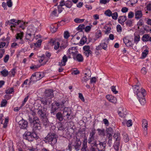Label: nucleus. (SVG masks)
Instances as JSON below:
<instances>
[{
    "instance_id": "nucleus-1",
    "label": "nucleus",
    "mask_w": 151,
    "mask_h": 151,
    "mask_svg": "<svg viewBox=\"0 0 151 151\" xmlns=\"http://www.w3.org/2000/svg\"><path fill=\"white\" fill-rule=\"evenodd\" d=\"M29 121L30 123H33V130L34 131H39L41 129L40 124L39 118L37 116H35L32 119L29 117Z\"/></svg>"
},
{
    "instance_id": "nucleus-2",
    "label": "nucleus",
    "mask_w": 151,
    "mask_h": 151,
    "mask_svg": "<svg viewBox=\"0 0 151 151\" xmlns=\"http://www.w3.org/2000/svg\"><path fill=\"white\" fill-rule=\"evenodd\" d=\"M99 144L92 145L89 151H104L105 150L106 144L105 142H101L99 141Z\"/></svg>"
},
{
    "instance_id": "nucleus-3",
    "label": "nucleus",
    "mask_w": 151,
    "mask_h": 151,
    "mask_svg": "<svg viewBox=\"0 0 151 151\" xmlns=\"http://www.w3.org/2000/svg\"><path fill=\"white\" fill-rule=\"evenodd\" d=\"M57 135L54 133H49L46 137L45 139L47 142H50L52 145H54L57 142Z\"/></svg>"
},
{
    "instance_id": "nucleus-4",
    "label": "nucleus",
    "mask_w": 151,
    "mask_h": 151,
    "mask_svg": "<svg viewBox=\"0 0 151 151\" xmlns=\"http://www.w3.org/2000/svg\"><path fill=\"white\" fill-rule=\"evenodd\" d=\"M23 137L24 139L27 140L29 141H32L34 139H37V135L34 133H31L29 132H26L23 135Z\"/></svg>"
},
{
    "instance_id": "nucleus-5",
    "label": "nucleus",
    "mask_w": 151,
    "mask_h": 151,
    "mask_svg": "<svg viewBox=\"0 0 151 151\" xmlns=\"http://www.w3.org/2000/svg\"><path fill=\"white\" fill-rule=\"evenodd\" d=\"M135 18L137 20H139V21L137 22V26L139 29H141V27H142V22L141 21L142 11L138 10L135 11Z\"/></svg>"
},
{
    "instance_id": "nucleus-6",
    "label": "nucleus",
    "mask_w": 151,
    "mask_h": 151,
    "mask_svg": "<svg viewBox=\"0 0 151 151\" xmlns=\"http://www.w3.org/2000/svg\"><path fill=\"white\" fill-rule=\"evenodd\" d=\"M68 60V58L65 55H64L63 57L62 60L61 61V62L59 63L58 65L60 66L58 69V72H61L63 70V68L62 67V66H65L66 64V63Z\"/></svg>"
},
{
    "instance_id": "nucleus-7",
    "label": "nucleus",
    "mask_w": 151,
    "mask_h": 151,
    "mask_svg": "<svg viewBox=\"0 0 151 151\" xmlns=\"http://www.w3.org/2000/svg\"><path fill=\"white\" fill-rule=\"evenodd\" d=\"M133 89L134 91L136 92L137 98L139 101L140 103L141 98L142 96V88L139 89V86L138 85H135L133 86Z\"/></svg>"
},
{
    "instance_id": "nucleus-8",
    "label": "nucleus",
    "mask_w": 151,
    "mask_h": 151,
    "mask_svg": "<svg viewBox=\"0 0 151 151\" xmlns=\"http://www.w3.org/2000/svg\"><path fill=\"white\" fill-rule=\"evenodd\" d=\"M42 108L41 106H39L37 113L41 117L44 118L46 116V109L45 107Z\"/></svg>"
},
{
    "instance_id": "nucleus-9",
    "label": "nucleus",
    "mask_w": 151,
    "mask_h": 151,
    "mask_svg": "<svg viewBox=\"0 0 151 151\" xmlns=\"http://www.w3.org/2000/svg\"><path fill=\"white\" fill-rule=\"evenodd\" d=\"M148 122L145 119H143L142 120V127L143 129V134L145 136H146L147 134Z\"/></svg>"
},
{
    "instance_id": "nucleus-10",
    "label": "nucleus",
    "mask_w": 151,
    "mask_h": 151,
    "mask_svg": "<svg viewBox=\"0 0 151 151\" xmlns=\"http://www.w3.org/2000/svg\"><path fill=\"white\" fill-rule=\"evenodd\" d=\"M83 49L84 54L87 57H88L91 54L92 52L90 50V47L89 46H84L83 47Z\"/></svg>"
},
{
    "instance_id": "nucleus-11",
    "label": "nucleus",
    "mask_w": 151,
    "mask_h": 151,
    "mask_svg": "<svg viewBox=\"0 0 151 151\" xmlns=\"http://www.w3.org/2000/svg\"><path fill=\"white\" fill-rule=\"evenodd\" d=\"M69 52L70 54H72L73 56V58L76 59V55L77 54L78 50L76 47H73L69 48Z\"/></svg>"
},
{
    "instance_id": "nucleus-12",
    "label": "nucleus",
    "mask_w": 151,
    "mask_h": 151,
    "mask_svg": "<svg viewBox=\"0 0 151 151\" xmlns=\"http://www.w3.org/2000/svg\"><path fill=\"white\" fill-rule=\"evenodd\" d=\"M18 123L19 127L21 129H24L27 127V122L23 119L19 121Z\"/></svg>"
},
{
    "instance_id": "nucleus-13",
    "label": "nucleus",
    "mask_w": 151,
    "mask_h": 151,
    "mask_svg": "<svg viewBox=\"0 0 151 151\" xmlns=\"http://www.w3.org/2000/svg\"><path fill=\"white\" fill-rule=\"evenodd\" d=\"M149 48L146 45L142 47V59L145 58L148 54Z\"/></svg>"
},
{
    "instance_id": "nucleus-14",
    "label": "nucleus",
    "mask_w": 151,
    "mask_h": 151,
    "mask_svg": "<svg viewBox=\"0 0 151 151\" xmlns=\"http://www.w3.org/2000/svg\"><path fill=\"white\" fill-rule=\"evenodd\" d=\"M45 95V97L46 98H50L51 99V98L53 96L52 90L51 89L46 90Z\"/></svg>"
},
{
    "instance_id": "nucleus-15",
    "label": "nucleus",
    "mask_w": 151,
    "mask_h": 151,
    "mask_svg": "<svg viewBox=\"0 0 151 151\" xmlns=\"http://www.w3.org/2000/svg\"><path fill=\"white\" fill-rule=\"evenodd\" d=\"M106 98L110 102L115 104L117 101L116 98L111 95H109L106 96Z\"/></svg>"
},
{
    "instance_id": "nucleus-16",
    "label": "nucleus",
    "mask_w": 151,
    "mask_h": 151,
    "mask_svg": "<svg viewBox=\"0 0 151 151\" xmlns=\"http://www.w3.org/2000/svg\"><path fill=\"white\" fill-rule=\"evenodd\" d=\"M36 30V27H34L32 25H30L28 26L27 32L35 35Z\"/></svg>"
},
{
    "instance_id": "nucleus-17",
    "label": "nucleus",
    "mask_w": 151,
    "mask_h": 151,
    "mask_svg": "<svg viewBox=\"0 0 151 151\" xmlns=\"http://www.w3.org/2000/svg\"><path fill=\"white\" fill-rule=\"evenodd\" d=\"M87 142V138H84L82 146L81 151H88L87 150L88 149Z\"/></svg>"
},
{
    "instance_id": "nucleus-18",
    "label": "nucleus",
    "mask_w": 151,
    "mask_h": 151,
    "mask_svg": "<svg viewBox=\"0 0 151 151\" xmlns=\"http://www.w3.org/2000/svg\"><path fill=\"white\" fill-rule=\"evenodd\" d=\"M88 142L91 145H97L99 144V141H97L95 139V138L89 137L88 139Z\"/></svg>"
},
{
    "instance_id": "nucleus-19",
    "label": "nucleus",
    "mask_w": 151,
    "mask_h": 151,
    "mask_svg": "<svg viewBox=\"0 0 151 151\" xmlns=\"http://www.w3.org/2000/svg\"><path fill=\"white\" fill-rule=\"evenodd\" d=\"M51 100V99L50 98H47L45 97L42 98L40 100L41 103L44 105H47L48 103L50 104Z\"/></svg>"
},
{
    "instance_id": "nucleus-20",
    "label": "nucleus",
    "mask_w": 151,
    "mask_h": 151,
    "mask_svg": "<svg viewBox=\"0 0 151 151\" xmlns=\"http://www.w3.org/2000/svg\"><path fill=\"white\" fill-rule=\"evenodd\" d=\"M35 35V34L27 32L26 35V39L30 41H32L33 39V37H34Z\"/></svg>"
},
{
    "instance_id": "nucleus-21",
    "label": "nucleus",
    "mask_w": 151,
    "mask_h": 151,
    "mask_svg": "<svg viewBox=\"0 0 151 151\" xmlns=\"http://www.w3.org/2000/svg\"><path fill=\"white\" fill-rule=\"evenodd\" d=\"M142 40L144 42L150 41L151 42V37L149 34H145L142 37Z\"/></svg>"
},
{
    "instance_id": "nucleus-22",
    "label": "nucleus",
    "mask_w": 151,
    "mask_h": 151,
    "mask_svg": "<svg viewBox=\"0 0 151 151\" xmlns=\"http://www.w3.org/2000/svg\"><path fill=\"white\" fill-rule=\"evenodd\" d=\"M146 95V91L145 89H142V105H145L146 103L145 96Z\"/></svg>"
},
{
    "instance_id": "nucleus-23",
    "label": "nucleus",
    "mask_w": 151,
    "mask_h": 151,
    "mask_svg": "<svg viewBox=\"0 0 151 151\" xmlns=\"http://www.w3.org/2000/svg\"><path fill=\"white\" fill-rule=\"evenodd\" d=\"M67 109L66 108H64L62 115L63 117H65L66 116H67V119L68 120H69L71 118L70 117V113H69V112L67 111Z\"/></svg>"
},
{
    "instance_id": "nucleus-24",
    "label": "nucleus",
    "mask_w": 151,
    "mask_h": 151,
    "mask_svg": "<svg viewBox=\"0 0 151 151\" xmlns=\"http://www.w3.org/2000/svg\"><path fill=\"white\" fill-rule=\"evenodd\" d=\"M127 20V17L126 16H123L119 17L118 19V21L119 23L122 25L124 24V22Z\"/></svg>"
},
{
    "instance_id": "nucleus-25",
    "label": "nucleus",
    "mask_w": 151,
    "mask_h": 151,
    "mask_svg": "<svg viewBox=\"0 0 151 151\" xmlns=\"http://www.w3.org/2000/svg\"><path fill=\"white\" fill-rule=\"evenodd\" d=\"M35 76L39 80L43 78L45 75L42 72H37L35 73Z\"/></svg>"
},
{
    "instance_id": "nucleus-26",
    "label": "nucleus",
    "mask_w": 151,
    "mask_h": 151,
    "mask_svg": "<svg viewBox=\"0 0 151 151\" xmlns=\"http://www.w3.org/2000/svg\"><path fill=\"white\" fill-rule=\"evenodd\" d=\"M124 43L127 47H130L132 46V43L131 41L127 37H124L123 39Z\"/></svg>"
},
{
    "instance_id": "nucleus-27",
    "label": "nucleus",
    "mask_w": 151,
    "mask_h": 151,
    "mask_svg": "<svg viewBox=\"0 0 151 151\" xmlns=\"http://www.w3.org/2000/svg\"><path fill=\"white\" fill-rule=\"evenodd\" d=\"M50 42L54 45V48L55 50H57L59 48L60 44L58 42L52 40Z\"/></svg>"
},
{
    "instance_id": "nucleus-28",
    "label": "nucleus",
    "mask_w": 151,
    "mask_h": 151,
    "mask_svg": "<svg viewBox=\"0 0 151 151\" xmlns=\"http://www.w3.org/2000/svg\"><path fill=\"white\" fill-rule=\"evenodd\" d=\"M24 33L23 32H20V33H17L16 38L17 39H20L21 41V42L20 43L21 44H23L24 42L22 40V38L23 36Z\"/></svg>"
},
{
    "instance_id": "nucleus-29",
    "label": "nucleus",
    "mask_w": 151,
    "mask_h": 151,
    "mask_svg": "<svg viewBox=\"0 0 151 151\" xmlns=\"http://www.w3.org/2000/svg\"><path fill=\"white\" fill-rule=\"evenodd\" d=\"M30 81L28 83L29 84H30L31 82H32L33 83H34L37 81L39 80L37 79V78L35 76V74L34 73L33 74L31 78H30Z\"/></svg>"
},
{
    "instance_id": "nucleus-30",
    "label": "nucleus",
    "mask_w": 151,
    "mask_h": 151,
    "mask_svg": "<svg viewBox=\"0 0 151 151\" xmlns=\"http://www.w3.org/2000/svg\"><path fill=\"white\" fill-rule=\"evenodd\" d=\"M57 119L60 121H61L63 120V115L60 112H58L57 113L56 115Z\"/></svg>"
},
{
    "instance_id": "nucleus-31",
    "label": "nucleus",
    "mask_w": 151,
    "mask_h": 151,
    "mask_svg": "<svg viewBox=\"0 0 151 151\" xmlns=\"http://www.w3.org/2000/svg\"><path fill=\"white\" fill-rule=\"evenodd\" d=\"M114 138L115 139V141L117 143V146L119 145V135L118 133H115L114 134L113 136Z\"/></svg>"
},
{
    "instance_id": "nucleus-32",
    "label": "nucleus",
    "mask_w": 151,
    "mask_h": 151,
    "mask_svg": "<svg viewBox=\"0 0 151 151\" xmlns=\"http://www.w3.org/2000/svg\"><path fill=\"white\" fill-rule=\"evenodd\" d=\"M76 58L77 60L79 62H82L83 60V56L80 54H77L76 55Z\"/></svg>"
},
{
    "instance_id": "nucleus-33",
    "label": "nucleus",
    "mask_w": 151,
    "mask_h": 151,
    "mask_svg": "<svg viewBox=\"0 0 151 151\" xmlns=\"http://www.w3.org/2000/svg\"><path fill=\"white\" fill-rule=\"evenodd\" d=\"M81 145V142H75L74 146L75 147V150L76 151H78L79 150Z\"/></svg>"
},
{
    "instance_id": "nucleus-34",
    "label": "nucleus",
    "mask_w": 151,
    "mask_h": 151,
    "mask_svg": "<svg viewBox=\"0 0 151 151\" xmlns=\"http://www.w3.org/2000/svg\"><path fill=\"white\" fill-rule=\"evenodd\" d=\"M57 25L56 24L52 25L50 27V30L52 32H55L56 31L57 29Z\"/></svg>"
},
{
    "instance_id": "nucleus-35",
    "label": "nucleus",
    "mask_w": 151,
    "mask_h": 151,
    "mask_svg": "<svg viewBox=\"0 0 151 151\" xmlns=\"http://www.w3.org/2000/svg\"><path fill=\"white\" fill-rule=\"evenodd\" d=\"M98 131V133L99 135L104 136L105 135V130L104 129H97Z\"/></svg>"
},
{
    "instance_id": "nucleus-36",
    "label": "nucleus",
    "mask_w": 151,
    "mask_h": 151,
    "mask_svg": "<svg viewBox=\"0 0 151 151\" xmlns=\"http://www.w3.org/2000/svg\"><path fill=\"white\" fill-rule=\"evenodd\" d=\"M118 114L121 117H124L127 114V112H126L125 109H123L122 110V112L121 111H119Z\"/></svg>"
},
{
    "instance_id": "nucleus-37",
    "label": "nucleus",
    "mask_w": 151,
    "mask_h": 151,
    "mask_svg": "<svg viewBox=\"0 0 151 151\" xmlns=\"http://www.w3.org/2000/svg\"><path fill=\"white\" fill-rule=\"evenodd\" d=\"M72 3L71 1L68 0L65 2V6L67 8H70L72 5Z\"/></svg>"
},
{
    "instance_id": "nucleus-38",
    "label": "nucleus",
    "mask_w": 151,
    "mask_h": 151,
    "mask_svg": "<svg viewBox=\"0 0 151 151\" xmlns=\"http://www.w3.org/2000/svg\"><path fill=\"white\" fill-rule=\"evenodd\" d=\"M85 25L83 24H81L79 25L78 27L76 28L77 31L82 32L84 29Z\"/></svg>"
},
{
    "instance_id": "nucleus-39",
    "label": "nucleus",
    "mask_w": 151,
    "mask_h": 151,
    "mask_svg": "<svg viewBox=\"0 0 151 151\" xmlns=\"http://www.w3.org/2000/svg\"><path fill=\"white\" fill-rule=\"evenodd\" d=\"M87 38L85 36H83L82 38L81 39L80 41V44H81L83 45L86 43L87 41Z\"/></svg>"
},
{
    "instance_id": "nucleus-40",
    "label": "nucleus",
    "mask_w": 151,
    "mask_h": 151,
    "mask_svg": "<svg viewBox=\"0 0 151 151\" xmlns=\"http://www.w3.org/2000/svg\"><path fill=\"white\" fill-rule=\"evenodd\" d=\"M96 134V130L95 129L91 130L90 132L89 137L95 138V135Z\"/></svg>"
},
{
    "instance_id": "nucleus-41",
    "label": "nucleus",
    "mask_w": 151,
    "mask_h": 151,
    "mask_svg": "<svg viewBox=\"0 0 151 151\" xmlns=\"http://www.w3.org/2000/svg\"><path fill=\"white\" fill-rule=\"evenodd\" d=\"M112 12L109 9L106 10L104 12V14L106 16L110 17L112 15Z\"/></svg>"
},
{
    "instance_id": "nucleus-42",
    "label": "nucleus",
    "mask_w": 151,
    "mask_h": 151,
    "mask_svg": "<svg viewBox=\"0 0 151 151\" xmlns=\"http://www.w3.org/2000/svg\"><path fill=\"white\" fill-rule=\"evenodd\" d=\"M85 19H80L77 18L74 19V21L77 23H79L83 22Z\"/></svg>"
},
{
    "instance_id": "nucleus-43",
    "label": "nucleus",
    "mask_w": 151,
    "mask_h": 151,
    "mask_svg": "<svg viewBox=\"0 0 151 151\" xmlns=\"http://www.w3.org/2000/svg\"><path fill=\"white\" fill-rule=\"evenodd\" d=\"M104 29H106V30L105 31L106 34H108L110 33L111 30V27H110L105 26L104 27Z\"/></svg>"
},
{
    "instance_id": "nucleus-44",
    "label": "nucleus",
    "mask_w": 151,
    "mask_h": 151,
    "mask_svg": "<svg viewBox=\"0 0 151 151\" xmlns=\"http://www.w3.org/2000/svg\"><path fill=\"white\" fill-rule=\"evenodd\" d=\"M113 19L116 20L118 17V13L115 12L113 13H112V15L111 16Z\"/></svg>"
},
{
    "instance_id": "nucleus-45",
    "label": "nucleus",
    "mask_w": 151,
    "mask_h": 151,
    "mask_svg": "<svg viewBox=\"0 0 151 151\" xmlns=\"http://www.w3.org/2000/svg\"><path fill=\"white\" fill-rule=\"evenodd\" d=\"M86 76L83 78L82 81L83 82H86L90 78V76H87V73H85Z\"/></svg>"
},
{
    "instance_id": "nucleus-46",
    "label": "nucleus",
    "mask_w": 151,
    "mask_h": 151,
    "mask_svg": "<svg viewBox=\"0 0 151 151\" xmlns=\"http://www.w3.org/2000/svg\"><path fill=\"white\" fill-rule=\"evenodd\" d=\"M1 74L4 77L7 76L8 75V71L4 69L1 72Z\"/></svg>"
},
{
    "instance_id": "nucleus-47",
    "label": "nucleus",
    "mask_w": 151,
    "mask_h": 151,
    "mask_svg": "<svg viewBox=\"0 0 151 151\" xmlns=\"http://www.w3.org/2000/svg\"><path fill=\"white\" fill-rule=\"evenodd\" d=\"M20 22V20H18V22H14L13 23V24H12V25H11L10 26V27L11 29L13 30L12 27H15L17 25H18Z\"/></svg>"
},
{
    "instance_id": "nucleus-48",
    "label": "nucleus",
    "mask_w": 151,
    "mask_h": 151,
    "mask_svg": "<svg viewBox=\"0 0 151 151\" xmlns=\"http://www.w3.org/2000/svg\"><path fill=\"white\" fill-rule=\"evenodd\" d=\"M106 134H113V130L112 129L111 127H109L107 128L106 129Z\"/></svg>"
},
{
    "instance_id": "nucleus-49",
    "label": "nucleus",
    "mask_w": 151,
    "mask_h": 151,
    "mask_svg": "<svg viewBox=\"0 0 151 151\" xmlns=\"http://www.w3.org/2000/svg\"><path fill=\"white\" fill-rule=\"evenodd\" d=\"M17 22H18V20L17 21L14 19H13L7 21V23L8 25H10L11 24H13V23Z\"/></svg>"
},
{
    "instance_id": "nucleus-50",
    "label": "nucleus",
    "mask_w": 151,
    "mask_h": 151,
    "mask_svg": "<svg viewBox=\"0 0 151 151\" xmlns=\"http://www.w3.org/2000/svg\"><path fill=\"white\" fill-rule=\"evenodd\" d=\"M111 89L113 93L116 94L118 93V91H116V86H113L111 87Z\"/></svg>"
},
{
    "instance_id": "nucleus-51",
    "label": "nucleus",
    "mask_w": 151,
    "mask_h": 151,
    "mask_svg": "<svg viewBox=\"0 0 151 151\" xmlns=\"http://www.w3.org/2000/svg\"><path fill=\"white\" fill-rule=\"evenodd\" d=\"M7 103V101L5 99H3L2 101L1 104V107L5 106H6Z\"/></svg>"
},
{
    "instance_id": "nucleus-52",
    "label": "nucleus",
    "mask_w": 151,
    "mask_h": 151,
    "mask_svg": "<svg viewBox=\"0 0 151 151\" xmlns=\"http://www.w3.org/2000/svg\"><path fill=\"white\" fill-rule=\"evenodd\" d=\"M102 48L105 50H106L107 47V45L104 42L100 44Z\"/></svg>"
},
{
    "instance_id": "nucleus-53",
    "label": "nucleus",
    "mask_w": 151,
    "mask_h": 151,
    "mask_svg": "<svg viewBox=\"0 0 151 151\" xmlns=\"http://www.w3.org/2000/svg\"><path fill=\"white\" fill-rule=\"evenodd\" d=\"M14 91V89L13 88H11L6 90V94H10Z\"/></svg>"
},
{
    "instance_id": "nucleus-54",
    "label": "nucleus",
    "mask_w": 151,
    "mask_h": 151,
    "mask_svg": "<svg viewBox=\"0 0 151 151\" xmlns=\"http://www.w3.org/2000/svg\"><path fill=\"white\" fill-rule=\"evenodd\" d=\"M140 39V37L138 35H134V41L135 42H137Z\"/></svg>"
},
{
    "instance_id": "nucleus-55",
    "label": "nucleus",
    "mask_w": 151,
    "mask_h": 151,
    "mask_svg": "<svg viewBox=\"0 0 151 151\" xmlns=\"http://www.w3.org/2000/svg\"><path fill=\"white\" fill-rule=\"evenodd\" d=\"M134 16V13L133 12L131 11L129 12L128 14V18L129 19L132 18Z\"/></svg>"
},
{
    "instance_id": "nucleus-56",
    "label": "nucleus",
    "mask_w": 151,
    "mask_h": 151,
    "mask_svg": "<svg viewBox=\"0 0 151 151\" xmlns=\"http://www.w3.org/2000/svg\"><path fill=\"white\" fill-rule=\"evenodd\" d=\"M124 139L125 142H127L129 140L128 135L126 134L124 135Z\"/></svg>"
},
{
    "instance_id": "nucleus-57",
    "label": "nucleus",
    "mask_w": 151,
    "mask_h": 151,
    "mask_svg": "<svg viewBox=\"0 0 151 151\" xmlns=\"http://www.w3.org/2000/svg\"><path fill=\"white\" fill-rule=\"evenodd\" d=\"M70 36L69 33L68 31H65L64 33V37L65 39H68Z\"/></svg>"
},
{
    "instance_id": "nucleus-58",
    "label": "nucleus",
    "mask_w": 151,
    "mask_h": 151,
    "mask_svg": "<svg viewBox=\"0 0 151 151\" xmlns=\"http://www.w3.org/2000/svg\"><path fill=\"white\" fill-rule=\"evenodd\" d=\"M132 23V21L131 19H128L125 22L126 24L129 26H131Z\"/></svg>"
},
{
    "instance_id": "nucleus-59",
    "label": "nucleus",
    "mask_w": 151,
    "mask_h": 151,
    "mask_svg": "<svg viewBox=\"0 0 151 151\" xmlns=\"http://www.w3.org/2000/svg\"><path fill=\"white\" fill-rule=\"evenodd\" d=\"M126 125L128 127H130L132 125V120L131 119L127 121Z\"/></svg>"
},
{
    "instance_id": "nucleus-60",
    "label": "nucleus",
    "mask_w": 151,
    "mask_h": 151,
    "mask_svg": "<svg viewBox=\"0 0 151 151\" xmlns=\"http://www.w3.org/2000/svg\"><path fill=\"white\" fill-rule=\"evenodd\" d=\"M92 26V25L91 26H87L86 27H84V29H85V32H89L91 29V27Z\"/></svg>"
},
{
    "instance_id": "nucleus-61",
    "label": "nucleus",
    "mask_w": 151,
    "mask_h": 151,
    "mask_svg": "<svg viewBox=\"0 0 151 151\" xmlns=\"http://www.w3.org/2000/svg\"><path fill=\"white\" fill-rule=\"evenodd\" d=\"M5 53V50L4 49H0V59H1L3 57Z\"/></svg>"
},
{
    "instance_id": "nucleus-62",
    "label": "nucleus",
    "mask_w": 151,
    "mask_h": 151,
    "mask_svg": "<svg viewBox=\"0 0 151 151\" xmlns=\"http://www.w3.org/2000/svg\"><path fill=\"white\" fill-rule=\"evenodd\" d=\"M110 0H100V3L104 4H106L110 1Z\"/></svg>"
},
{
    "instance_id": "nucleus-63",
    "label": "nucleus",
    "mask_w": 151,
    "mask_h": 151,
    "mask_svg": "<svg viewBox=\"0 0 151 151\" xmlns=\"http://www.w3.org/2000/svg\"><path fill=\"white\" fill-rule=\"evenodd\" d=\"M42 41L40 40H39L36 43H35V45L36 47H39L41 45Z\"/></svg>"
},
{
    "instance_id": "nucleus-64",
    "label": "nucleus",
    "mask_w": 151,
    "mask_h": 151,
    "mask_svg": "<svg viewBox=\"0 0 151 151\" xmlns=\"http://www.w3.org/2000/svg\"><path fill=\"white\" fill-rule=\"evenodd\" d=\"M65 128L64 127L63 124H62L61 123L60 124L58 128V130H63Z\"/></svg>"
}]
</instances>
